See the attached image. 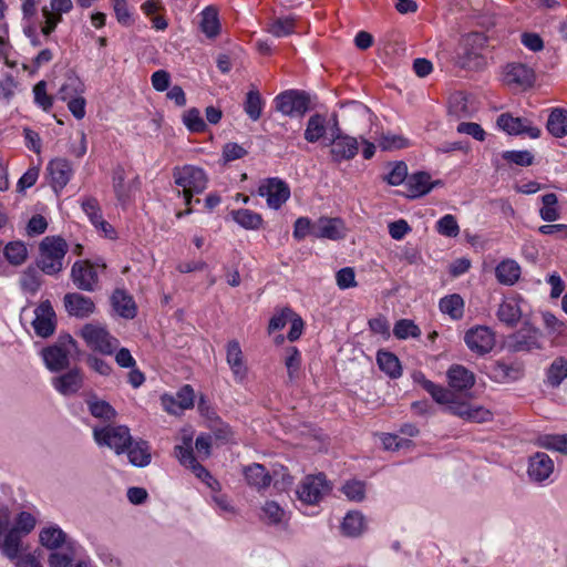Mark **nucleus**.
<instances>
[{
  "instance_id": "1",
  "label": "nucleus",
  "mask_w": 567,
  "mask_h": 567,
  "mask_svg": "<svg viewBox=\"0 0 567 567\" xmlns=\"http://www.w3.org/2000/svg\"><path fill=\"white\" fill-rule=\"evenodd\" d=\"M173 177L175 184L182 187L178 194H182L186 206H190L193 196L202 194L207 188L208 178L205 171L194 165H184L173 169ZM192 208L188 207L185 212L176 214L177 218L189 215Z\"/></svg>"
},
{
  "instance_id": "2",
  "label": "nucleus",
  "mask_w": 567,
  "mask_h": 567,
  "mask_svg": "<svg viewBox=\"0 0 567 567\" xmlns=\"http://www.w3.org/2000/svg\"><path fill=\"white\" fill-rule=\"evenodd\" d=\"M69 250L66 241L59 236H48L39 246L38 268L45 275L56 276L64 269V258Z\"/></svg>"
},
{
  "instance_id": "3",
  "label": "nucleus",
  "mask_w": 567,
  "mask_h": 567,
  "mask_svg": "<svg viewBox=\"0 0 567 567\" xmlns=\"http://www.w3.org/2000/svg\"><path fill=\"white\" fill-rule=\"evenodd\" d=\"M94 441L99 446H107L117 455L124 453L132 443L130 429L125 425H106L93 430Z\"/></svg>"
},
{
  "instance_id": "4",
  "label": "nucleus",
  "mask_w": 567,
  "mask_h": 567,
  "mask_svg": "<svg viewBox=\"0 0 567 567\" xmlns=\"http://www.w3.org/2000/svg\"><path fill=\"white\" fill-rule=\"evenodd\" d=\"M76 348V342L71 336L61 337L59 341L42 350V358L45 367L53 372L64 370L69 367V357Z\"/></svg>"
},
{
  "instance_id": "5",
  "label": "nucleus",
  "mask_w": 567,
  "mask_h": 567,
  "mask_svg": "<svg viewBox=\"0 0 567 567\" xmlns=\"http://www.w3.org/2000/svg\"><path fill=\"white\" fill-rule=\"evenodd\" d=\"M80 336L90 349L102 354L110 355L118 347V340L100 324L86 323L81 329Z\"/></svg>"
},
{
  "instance_id": "6",
  "label": "nucleus",
  "mask_w": 567,
  "mask_h": 567,
  "mask_svg": "<svg viewBox=\"0 0 567 567\" xmlns=\"http://www.w3.org/2000/svg\"><path fill=\"white\" fill-rule=\"evenodd\" d=\"M275 107L278 112L290 117H300L309 110V97L306 93L288 90L275 97Z\"/></svg>"
},
{
  "instance_id": "7",
  "label": "nucleus",
  "mask_w": 567,
  "mask_h": 567,
  "mask_svg": "<svg viewBox=\"0 0 567 567\" xmlns=\"http://www.w3.org/2000/svg\"><path fill=\"white\" fill-rule=\"evenodd\" d=\"M330 491V486L324 474L307 475L300 483L297 495L298 498L308 505L318 504Z\"/></svg>"
},
{
  "instance_id": "8",
  "label": "nucleus",
  "mask_w": 567,
  "mask_h": 567,
  "mask_svg": "<svg viewBox=\"0 0 567 567\" xmlns=\"http://www.w3.org/2000/svg\"><path fill=\"white\" fill-rule=\"evenodd\" d=\"M331 157L334 162L341 163L342 161L352 159L359 152V143L355 137L346 135L341 132L338 121L331 130Z\"/></svg>"
},
{
  "instance_id": "9",
  "label": "nucleus",
  "mask_w": 567,
  "mask_h": 567,
  "mask_svg": "<svg viewBox=\"0 0 567 567\" xmlns=\"http://www.w3.org/2000/svg\"><path fill=\"white\" fill-rule=\"evenodd\" d=\"M182 443L174 447V454L179 461L181 465L189 468L198 478L205 481L212 478L209 472L196 460L193 451V436L190 434H183Z\"/></svg>"
},
{
  "instance_id": "10",
  "label": "nucleus",
  "mask_w": 567,
  "mask_h": 567,
  "mask_svg": "<svg viewBox=\"0 0 567 567\" xmlns=\"http://www.w3.org/2000/svg\"><path fill=\"white\" fill-rule=\"evenodd\" d=\"M71 279L74 286L83 291H95L99 287V272L89 260H78L71 268Z\"/></svg>"
},
{
  "instance_id": "11",
  "label": "nucleus",
  "mask_w": 567,
  "mask_h": 567,
  "mask_svg": "<svg viewBox=\"0 0 567 567\" xmlns=\"http://www.w3.org/2000/svg\"><path fill=\"white\" fill-rule=\"evenodd\" d=\"M258 194L266 197L267 204L272 209H279L290 197L288 184L277 177L267 178L258 188Z\"/></svg>"
},
{
  "instance_id": "12",
  "label": "nucleus",
  "mask_w": 567,
  "mask_h": 567,
  "mask_svg": "<svg viewBox=\"0 0 567 567\" xmlns=\"http://www.w3.org/2000/svg\"><path fill=\"white\" fill-rule=\"evenodd\" d=\"M496 123L508 135H527L530 138L540 136V130L526 117H514L509 113H503L498 116Z\"/></svg>"
},
{
  "instance_id": "13",
  "label": "nucleus",
  "mask_w": 567,
  "mask_h": 567,
  "mask_svg": "<svg viewBox=\"0 0 567 567\" xmlns=\"http://www.w3.org/2000/svg\"><path fill=\"white\" fill-rule=\"evenodd\" d=\"M542 332L532 326H524L508 337L507 343L515 352H529L542 348Z\"/></svg>"
},
{
  "instance_id": "14",
  "label": "nucleus",
  "mask_w": 567,
  "mask_h": 567,
  "mask_svg": "<svg viewBox=\"0 0 567 567\" xmlns=\"http://www.w3.org/2000/svg\"><path fill=\"white\" fill-rule=\"evenodd\" d=\"M464 341L472 352L483 355L494 348L495 336L489 328L477 326L466 331Z\"/></svg>"
},
{
  "instance_id": "15",
  "label": "nucleus",
  "mask_w": 567,
  "mask_h": 567,
  "mask_svg": "<svg viewBox=\"0 0 567 567\" xmlns=\"http://www.w3.org/2000/svg\"><path fill=\"white\" fill-rule=\"evenodd\" d=\"M503 81L508 86L525 90L534 84L535 72L526 64L509 63L505 66Z\"/></svg>"
},
{
  "instance_id": "16",
  "label": "nucleus",
  "mask_w": 567,
  "mask_h": 567,
  "mask_svg": "<svg viewBox=\"0 0 567 567\" xmlns=\"http://www.w3.org/2000/svg\"><path fill=\"white\" fill-rule=\"evenodd\" d=\"M485 372L491 380L497 383H508L519 380L524 374V369L520 363L494 361L485 365Z\"/></svg>"
},
{
  "instance_id": "17",
  "label": "nucleus",
  "mask_w": 567,
  "mask_h": 567,
  "mask_svg": "<svg viewBox=\"0 0 567 567\" xmlns=\"http://www.w3.org/2000/svg\"><path fill=\"white\" fill-rule=\"evenodd\" d=\"M32 327L39 337L48 338L55 330V312L49 300L41 301L34 310Z\"/></svg>"
},
{
  "instance_id": "18",
  "label": "nucleus",
  "mask_w": 567,
  "mask_h": 567,
  "mask_svg": "<svg viewBox=\"0 0 567 567\" xmlns=\"http://www.w3.org/2000/svg\"><path fill=\"white\" fill-rule=\"evenodd\" d=\"M554 461L548 454L537 452L528 460L527 474L530 481L543 484L549 480L554 473Z\"/></svg>"
},
{
  "instance_id": "19",
  "label": "nucleus",
  "mask_w": 567,
  "mask_h": 567,
  "mask_svg": "<svg viewBox=\"0 0 567 567\" xmlns=\"http://www.w3.org/2000/svg\"><path fill=\"white\" fill-rule=\"evenodd\" d=\"M346 234V224L339 217L322 216L315 221V238L340 240Z\"/></svg>"
},
{
  "instance_id": "20",
  "label": "nucleus",
  "mask_w": 567,
  "mask_h": 567,
  "mask_svg": "<svg viewBox=\"0 0 567 567\" xmlns=\"http://www.w3.org/2000/svg\"><path fill=\"white\" fill-rule=\"evenodd\" d=\"M441 179L432 181L431 175L426 172H416L406 178L404 184L406 196L409 198H419L429 194L433 188L442 186Z\"/></svg>"
},
{
  "instance_id": "21",
  "label": "nucleus",
  "mask_w": 567,
  "mask_h": 567,
  "mask_svg": "<svg viewBox=\"0 0 567 567\" xmlns=\"http://www.w3.org/2000/svg\"><path fill=\"white\" fill-rule=\"evenodd\" d=\"M47 172L50 176V185L56 194L66 186L73 175L71 163L65 158L50 161Z\"/></svg>"
},
{
  "instance_id": "22",
  "label": "nucleus",
  "mask_w": 567,
  "mask_h": 567,
  "mask_svg": "<svg viewBox=\"0 0 567 567\" xmlns=\"http://www.w3.org/2000/svg\"><path fill=\"white\" fill-rule=\"evenodd\" d=\"M83 373L76 368L52 379L53 388L64 396L75 394L83 386Z\"/></svg>"
},
{
  "instance_id": "23",
  "label": "nucleus",
  "mask_w": 567,
  "mask_h": 567,
  "mask_svg": "<svg viewBox=\"0 0 567 567\" xmlns=\"http://www.w3.org/2000/svg\"><path fill=\"white\" fill-rule=\"evenodd\" d=\"M125 179L126 173L124 167H115L112 176L113 189L121 205H125L131 199L133 190L141 184L138 176H135L130 183H126Z\"/></svg>"
},
{
  "instance_id": "24",
  "label": "nucleus",
  "mask_w": 567,
  "mask_h": 567,
  "mask_svg": "<svg viewBox=\"0 0 567 567\" xmlns=\"http://www.w3.org/2000/svg\"><path fill=\"white\" fill-rule=\"evenodd\" d=\"M226 361L233 372L236 382H243L248 373L244 361V354L237 340H230L226 346Z\"/></svg>"
},
{
  "instance_id": "25",
  "label": "nucleus",
  "mask_w": 567,
  "mask_h": 567,
  "mask_svg": "<svg viewBox=\"0 0 567 567\" xmlns=\"http://www.w3.org/2000/svg\"><path fill=\"white\" fill-rule=\"evenodd\" d=\"M64 307L70 316L76 318H87L95 310L93 300L78 292H70L64 296Z\"/></svg>"
},
{
  "instance_id": "26",
  "label": "nucleus",
  "mask_w": 567,
  "mask_h": 567,
  "mask_svg": "<svg viewBox=\"0 0 567 567\" xmlns=\"http://www.w3.org/2000/svg\"><path fill=\"white\" fill-rule=\"evenodd\" d=\"M81 548L76 543L66 544V551H54L49 556L50 567H87L85 559H75L78 549Z\"/></svg>"
},
{
  "instance_id": "27",
  "label": "nucleus",
  "mask_w": 567,
  "mask_h": 567,
  "mask_svg": "<svg viewBox=\"0 0 567 567\" xmlns=\"http://www.w3.org/2000/svg\"><path fill=\"white\" fill-rule=\"evenodd\" d=\"M449 385L458 392L470 390L475 384V375L461 364H452L446 372Z\"/></svg>"
},
{
  "instance_id": "28",
  "label": "nucleus",
  "mask_w": 567,
  "mask_h": 567,
  "mask_svg": "<svg viewBox=\"0 0 567 567\" xmlns=\"http://www.w3.org/2000/svg\"><path fill=\"white\" fill-rule=\"evenodd\" d=\"M247 484L257 491L266 489L271 483V475L259 463H252L243 471Z\"/></svg>"
},
{
  "instance_id": "29",
  "label": "nucleus",
  "mask_w": 567,
  "mask_h": 567,
  "mask_svg": "<svg viewBox=\"0 0 567 567\" xmlns=\"http://www.w3.org/2000/svg\"><path fill=\"white\" fill-rule=\"evenodd\" d=\"M111 302L114 311L122 318H135L137 313L136 303L125 290L116 289L111 297Z\"/></svg>"
},
{
  "instance_id": "30",
  "label": "nucleus",
  "mask_w": 567,
  "mask_h": 567,
  "mask_svg": "<svg viewBox=\"0 0 567 567\" xmlns=\"http://www.w3.org/2000/svg\"><path fill=\"white\" fill-rule=\"evenodd\" d=\"M567 379V358L557 357L553 360L545 373V384L556 389Z\"/></svg>"
},
{
  "instance_id": "31",
  "label": "nucleus",
  "mask_w": 567,
  "mask_h": 567,
  "mask_svg": "<svg viewBox=\"0 0 567 567\" xmlns=\"http://www.w3.org/2000/svg\"><path fill=\"white\" fill-rule=\"evenodd\" d=\"M496 316L498 320L508 327L517 324L522 318V310L515 298L504 299L497 309Z\"/></svg>"
},
{
  "instance_id": "32",
  "label": "nucleus",
  "mask_w": 567,
  "mask_h": 567,
  "mask_svg": "<svg viewBox=\"0 0 567 567\" xmlns=\"http://www.w3.org/2000/svg\"><path fill=\"white\" fill-rule=\"evenodd\" d=\"M495 276L499 284L513 286L520 276V267L513 259L501 261L495 268Z\"/></svg>"
},
{
  "instance_id": "33",
  "label": "nucleus",
  "mask_w": 567,
  "mask_h": 567,
  "mask_svg": "<svg viewBox=\"0 0 567 567\" xmlns=\"http://www.w3.org/2000/svg\"><path fill=\"white\" fill-rule=\"evenodd\" d=\"M534 444L540 449L567 455V433L540 434L535 439Z\"/></svg>"
},
{
  "instance_id": "34",
  "label": "nucleus",
  "mask_w": 567,
  "mask_h": 567,
  "mask_svg": "<svg viewBox=\"0 0 567 567\" xmlns=\"http://www.w3.org/2000/svg\"><path fill=\"white\" fill-rule=\"evenodd\" d=\"M125 452H127L130 463L134 466L144 467L151 463V447L146 441L132 442Z\"/></svg>"
},
{
  "instance_id": "35",
  "label": "nucleus",
  "mask_w": 567,
  "mask_h": 567,
  "mask_svg": "<svg viewBox=\"0 0 567 567\" xmlns=\"http://www.w3.org/2000/svg\"><path fill=\"white\" fill-rule=\"evenodd\" d=\"M21 535L16 529H10L3 534L0 539V548L2 554L10 560H17L22 556L20 554Z\"/></svg>"
},
{
  "instance_id": "36",
  "label": "nucleus",
  "mask_w": 567,
  "mask_h": 567,
  "mask_svg": "<svg viewBox=\"0 0 567 567\" xmlns=\"http://www.w3.org/2000/svg\"><path fill=\"white\" fill-rule=\"evenodd\" d=\"M39 538L41 545L49 549H58L66 543V534L58 525L42 528Z\"/></svg>"
},
{
  "instance_id": "37",
  "label": "nucleus",
  "mask_w": 567,
  "mask_h": 567,
  "mask_svg": "<svg viewBox=\"0 0 567 567\" xmlns=\"http://www.w3.org/2000/svg\"><path fill=\"white\" fill-rule=\"evenodd\" d=\"M230 214L233 220L247 230H258L264 223L261 215L250 209L240 208L233 210Z\"/></svg>"
},
{
  "instance_id": "38",
  "label": "nucleus",
  "mask_w": 567,
  "mask_h": 567,
  "mask_svg": "<svg viewBox=\"0 0 567 567\" xmlns=\"http://www.w3.org/2000/svg\"><path fill=\"white\" fill-rule=\"evenodd\" d=\"M547 131L555 137L567 135V111L560 107L554 109L547 120Z\"/></svg>"
},
{
  "instance_id": "39",
  "label": "nucleus",
  "mask_w": 567,
  "mask_h": 567,
  "mask_svg": "<svg viewBox=\"0 0 567 567\" xmlns=\"http://www.w3.org/2000/svg\"><path fill=\"white\" fill-rule=\"evenodd\" d=\"M440 310L453 320H460L464 315V300L457 293L443 297L439 302Z\"/></svg>"
},
{
  "instance_id": "40",
  "label": "nucleus",
  "mask_w": 567,
  "mask_h": 567,
  "mask_svg": "<svg viewBox=\"0 0 567 567\" xmlns=\"http://www.w3.org/2000/svg\"><path fill=\"white\" fill-rule=\"evenodd\" d=\"M377 363L380 370L392 379H396L402 374L398 357L390 351L380 350L377 354Z\"/></svg>"
},
{
  "instance_id": "41",
  "label": "nucleus",
  "mask_w": 567,
  "mask_h": 567,
  "mask_svg": "<svg viewBox=\"0 0 567 567\" xmlns=\"http://www.w3.org/2000/svg\"><path fill=\"white\" fill-rule=\"evenodd\" d=\"M326 116L319 113L311 115L307 122L305 140L309 143H316L326 134Z\"/></svg>"
},
{
  "instance_id": "42",
  "label": "nucleus",
  "mask_w": 567,
  "mask_h": 567,
  "mask_svg": "<svg viewBox=\"0 0 567 567\" xmlns=\"http://www.w3.org/2000/svg\"><path fill=\"white\" fill-rule=\"evenodd\" d=\"M38 266H29L21 274L19 282L24 292L35 295L42 285V278Z\"/></svg>"
},
{
  "instance_id": "43",
  "label": "nucleus",
  "mask_w": 567,
  "mask_h": 567,
  "mask_svg": "<svg viewBox=\"0 0 567 567\" xmlns=\"http://www.w3.org/2000/svg\"><path fill=\"white\" fill-rule=\"evenodd\" d=\"M86 404L90 413L96 419L112 421L116 416L115 409L109 402L97 399L96 395L89 398Z\"/></svg>"
},
{
  "instance_id": "44",
  "label": "nucleus",
  "mask_w": 567,
  "mask_h": 567,
  "mask_svg": "<svg viewBox=\"0 0 567 567\" xmlns=\"http://www.w3.org/2000/svg\"><path fill=\"white\" fill-rule=\"evenodd\" d=\"M542 207L539 216L544 221L553 223L559 219L558 197L555 193H547L540 197Z\"/></svg>"
},
{
  "instance_id": "45",
  "label": "nucleus",
  "mask_w": 567,
  "mask_h": 567,
  "mask_svg": "<svg viewBox=\"0 0 567 567\" xmlns=\"http://www.w3.org/2000/svg\"><path fill=\"white\" fill-rule=\"evenodd\" d=\"M84 93L83 82L75 75L68 76L65 82L59 89L56 96L63 102H68Z\"/></svg>"
},
{
  "instance_id": "46",
  "label": "nucleus",
  "mask_w": 567,
  "mask_h": 567,
  "mask_svg": "<svg viewBox=\"0 0 567 567\" xmlns=\"http://www.w3.org/2000/svg\"><path fill=\"white\" fill-rule=\"evenodd\" d=\"M364 529V517L359 512L348 513L341 524L343 535L349 537H357L362 534Z\"/></svg>"
},
{
  "instance_id": "47",
  "label": "nucleus",
  "mask_w": 567,
  "mask_h": 567,
  "mask_svg": "<svg viewBox=\"0 0 567 567\" xmlns=\"http://www.w3.org/2000/svg\"><path fill=\"white\" fill-rule=\"evenodd\" d=\"M264 105L265 102L257 90H250L246 94L244 111L251 121L256 122L260 118Z\"/></svg>"
},
{
  "instance_id": "48",
  "label": "nucleus",
  "mask_w": 567,
  "mask_h": 567,
  "mask_svg": "<svg viewBox=\"0 0 567 567\" xmlns=\"http://www.w3.org/2000/svg\"><path fill=\"white\" fill-rule=\"evenodd\" d=\"M3 254L9 264L20 266L28 258V248L23 241H10L6 245Z\"/></svg>"
},
{
  "instance_id": "49",
  "label": "nucleus",
  "mask_w": 567,
  "mask_h": 567,
  "mask_svg": "<svg viewBox=\"0 0 567 567\" xmlns=\"http://www.w3.org/2000/svg\"><path fill=\"white\" fill-rule=\"evenodd\" d=\"M200 29L208 38H215L219 33L220 24L215 8L207 7L203 10Z\"/></svg>"
},
{
  "instance_id": "50",
  "label": "nucleus",
  "mask_w": 567,
  "mask_h": 567,
  "mask_svg": "<svg viewBox=\"0 0 567 567\" xmlns=\"http://www.w3.org/2000/svg\"><path fill=\"white\" fill-rule=\"evenodd\" d=\"M296 28V20L292 17H285V18H276L272 20V22L269 24L268 31L277 37L282 38L287 37L295 32Z\"/></svg>"
},
{
  "instance_id": "51",
  "label": "nucleus",
  "mask_w": 567,
  "mask_h": 567,
  "mask_svg": "<svg viewBox=\"0 0 567 567\" xmlns=\"http://www.w3.org/2000/svg\"><path fill=\"white\" fill-rule=\"evenodd\" d=\"M393 334L396 339L405 340L408 338H419L421 330L412 320L400 319L394 324Z\"/></svg>"
},
{
  "instance_id": "52",
  "label": "nucleus",
  "mask_w": 567,
  "mask_h": 567,
  "mask_svg": "<svg viewBox=\"0 0 567 567\" xmlns=\"http://www.w3.org/2000/svg\"><path fill=\"white\" fill-rule=\"evenodd\" d=\"M183 123L192 133H202L206 130V123L196 107H192L184 113Z\"/></svg>"
},
{
  "instance_id": "53",
  "label": "nucleus",
  "mask_w": 567,
  "mask_h": 567,
  "mask_svg": "<svg viewBox=\"0 0 567 567\" xmlns=\"http://www.w3.org/2000/svg\"><path fill=\"white\" fill-rule=\"evenodd\" d=\"M424 390L440 404L450 405L455 396L452 391L434 382H425Z\"/></svg>"
},
{
  "instance_id": "54",
  "label": "nucleus",
  "mask_w": 567,
  "mask_h": 567,
  "mask_svg": "<svg viewBox=\"0 0 567 567\" xmlns=\"http://www.w3.org/2000/svg\"><path fill=\"white\" fill-rule=\"evenodd\" d=\"M398 258L408 265L419 266L423 264V257L420 248L415 245H412L411 243H406L400 247Z\"/></svg>"
},
{
  "instance_id": "55",
  "label": "nucleus",
  "mask_w": 567,
  "mask_h": 567,
  "mask_svg": "<svg viewBox=\"0 0 567 567\" xmlns=\"http://www.w3.org/2000/svg\"><path fill=\"white\" fill-rule=\"evenodd\" d=\"M436 230L440 235L453 238L460 234V226L456 218L447 214L436 221Z\"/></svg>"
},
{
  "instance_id": "56",
  "label": "nucleus",
  "mask_w": 567,
  "mask_h": 567,
  "mask_svg": "<svg viewBox=\"0 0 567 567\" xmlns=\"http://www.w3.org/2000/svg\"><path fill=\"white\" fill-rule=\"evenodd\" d=\"M503 159L507 163L515 164L518 166H530L534 162V155L532 152L524 151H505L502 154Z\"/></svg>"
},
{
  "instance_id": "57",
  "label": "nucleus",
  "mask_w": 567,
  "mask_h": 567,
  "mask_svg": "<svg viewBox=\"0 0 567 567\" xmlns=\"http://www.w3.org/2000/svg\"><path fill=\"white\" fill-rule=\"evenodd\" d=\"M292 236L296 240H303L307 236L315 237V223L308 217H299L293 224Z\"/></svg>"
},
{
  "instance_id": "58",
  "label": "nucleus",
  "mask_w": 567,
  "mask_h": 567,
  "mask_svg": "<svg viewBox=\"0 0 567 567\" xmlns=\"http://www.w3.org/2000/svg\"><path fill=\"white\" fill-rule=\"evenodd\" d=\"M342 492L348 499L361 502L365 496V484L357 480L348 481L342 486Z\"/></svg>"
},
{
  "instance_id": "59",
  "label": "nucleus",
  "mask_w": 567,
  "mask_h": 567,
  "mask_svg": "<svg viewBox=\"0 0 567 567\" xmlns=\"http://www.w3.org/2000/svg\"><path fill=\"white\" fill-rule=\"evenodd\" d=\"M35 524L37 519L32 514L28 512H21L16 518L14 526L10 525V529H16L20 535H27L33 530Z\"/></svg>"
},
{
  "instance_id": "60",
  "label": "nucleus",
  "mask_w": 567,
  "mask_h": 567,
  "mask_svg": "<svg viewBox=\"0 0 567 567\" xmlns=\"http://www.w3.org/2000/svg\"><path fill=\"white\" fill-rule=\"evenodd\" d=\"M34 102L43 111H49L53 105V97L47 93V83L38 82L33 86Z\"/></svg>"
},
{
  "instance_id": "61",
  "label": "nucleus",
  "mask_w": 567,
  "mask_h": 567,
  "mask_svg": "<svg viewBox=\"0 0 567 567\" xmlns=\"http://www.w3.org/2000/svg\"><path fill=\"white\" fill-rule=\"evenodd\" d=\"M408 177L406 164L404 162H396L385 176V181L392 186H398L403 183L405 184Z\"/></svg>"
},
{
  "instance_id": "62",
  "label": "nucleus",
  "mask_w": 567,
  "mask_h": 567,
  "mask_svg": "<svg viewBox=\"0 0 567 567\" xmlns=\"http://www.w3.org/2000/svg\"><path fill=\"white\" fill-rule=\"evenodd\" d=\"M82 209L89 217L90 221L95 226L103 218L99 202L94 197H86L82 200Z\"/></svg>"
},
{
  "instance_id": "63",
  "label": "nucleus",
  "mask_w": 567,
  "mask_h": 567,
  "mask_svg": "<svg viewBox=\"0 0 567 567\" xmlns=\"http://www.w3.org/2000/svg\"><path fill=\"white\" fill-rule=\"evenodd\" d=\"M262 513L264 517L267 518L271 524H279L284 522L286 516L284 508H281L279 504L274 501H268L265 503Z\"/></svg>"
},
{
  "instance_id": "64",
  "label": "nucleus",
  "mask_w": 567,
  "mask_h": 567,
  "mask_svg": "<svg viewBox=\"0 0 567 567\" xmlns=\"http://www.w3.org/2000/svg\"><path fill=\"white\" fill-rule=\"evenodd\" d=\"M295 312L290 308H284L271 317L268 324V332L272 333L277 330H281L288 322H290Z\"/></svg>"
}]
</instances>
